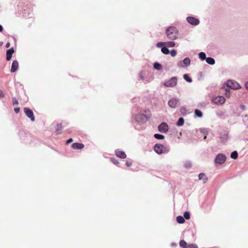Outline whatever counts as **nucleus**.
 I'll return each mask as SVG.
<instances>
[{
    "label": "nucleus",
    "instance_id": "26",
    "mask_svg": "<svg viewBox=\"0 0 248 248\" xmlns=\"http://www.w3.org/2000/svg\"><path fill=\"white\" fill-rule=\"evenodd\" d=\"M154 68L155 70H160L162 68L161 65L158 62H155L153 65Z\"/></svg>",
    "mask_w": 248,
    "mask_h": 248
},
{
    "label": "nucleus",
    "instance_id": "43",
    "mask_svg": "<svg viewBox=\"0 0 248 248\" xmlns=\"http://www.w3.org/2000/svg\"><path fill=\"white\" fill-rule=\"evenodd\" d=\"M14 110L16 113H18L19 112L20 108H15Z\"/></svg>",
    "mask_w": 248,
    "mask_h": 248
},
{
    "label": "nucleus",
    "instance_id": "47",
    "mask_svg": "<svg viewBox=\"0 0 248 248\" xmlns=\"http://www.w3.org/2000/svg\"><path fill=\"white\" fill-rule=\"evenodd\" d=\"M245 87H246L247 89H248V82H247L245 83Z\"/></svg>",
    "mask_w": 248,
    "mask_h": 248
},
{
    "label": "nucleus",
    "instance_id": "1",
    "mask_svg": "<svg viewBox=\"0 0 248 248\" xmlns=\"http://www.w3.org/2000/svg\"><path fill=\"white\" fill-rule=\"evenodd\" d=\"M165 33L167 38L171 40H175L178 37V31L174 26H170L167 28Z\"/></svg>",
    "mask_w": 248,
    "mask_h": 248
},
{
    "label": "nucleus",
    "instance_id": "27",
    "mask_svg": "<svg viewBox=\"0 0 248 248\" xmlns=\"http://www.w3.org/2000/svg\"><path fill=\"white\" fill-rule=\"evenodd\" d=\"M184 119L183 118L181 117L178 119V120L176 123V125L178 126H181L184 124Z\"/></svg>",
    "mask_w": 248,
    "mask_h": 248
},
{
    "label": "nucleus",
    "instance_id": "2",
    "mask_svg": "<svg viewBox=\"0 0 248 248\" xmlns=\"http://www.w3.org/2000/svg\"><path fill=\"white\" fill-rule=\"evenodd\" d=\"M154 151L158 155L166 154L170 152L169 145H164L160 143L155 144L153 147Z\"/></svg>",
    "mask_w": 248,
    "mask_h": 248
},
{
    "label": "nucleus",
    "instance_id": "14",
    "mask_svg": "<svg viewBox=\"0 0 248 248\" xmlns=\"http://www.w3.org/2000/svg\"><path fill=\"white\" fill-rule=\"evenodd\" d=\"M115 154L116 156L120 158L124 159L126 157V155L125 153L119 150H116L115 151Z\"/></svg>",
    "mask_w": 248,
    "mask_h": 248
},
{
    "label": "nucleus",
    "instance_id": "3",
    "mask_svg": "<svg viewBox=\"0 0 248 248\" xmlns=\"http://www.w3.org/2000/svg\"><path fill=\"white\" fill-rule=\"evenodd\" d=\"M226 160V157L225 155L219 154L217 155L214 160L216 166L223 164Z\"/></svg>",
    "mask_w": 248,
    "mask_h": 248
},
{
    "label": "nucleus",
    "instance_id": "9",
    "mask_svg": "<svg viewBox=\"0 0 248 248\" xmlns=\"http://www.w3.org/2000/svg\"><path fill=\"white\" fill-rule=\"evenodd\" d=\"M24 111L26 115L29 118L32 122L35 121V117L33 114V112L31 109L28 108H24Z\"/></svg>",
    "mask_w": 248,
    "mask_h": 248
},
{
    "label": "nucleus",
    "instance_id": "18",
    "mask_svg": "<svg viewBox=\"0 0 248 248\" xmlns=\"http://www.w3.org/2000/svg\"><path fill=\"white\" fill-rule=\"evenodd\" d=\"M198 177H199V179L200 180H202L203 181V183H205L208 180L207 177L206 176L205 174L204 173H200L199 174Z\"/></svg>",
    "mask_w": 248,
    "mask_h": 248
},
{
    "label": "nucleus",
    "instance_id": "40",
    "mask_svg": "<svg viewBox=\"0 0 248 248\" xmlns=\"http://www.w3.org/2000/svg\"><path fill=\"white\" fill-rule=\"evenodd\" d=\"M240 108L242 111H245L247 109L246 106L242 104L240 106Z\"/></svg>",
    "mask_w": 248,
    "mask_h": 248
},
{
    "label": "nucleus",
    "instance_id": "31",
    "mask_svg": "<svg viewBox=\"0 0 248 248\" xmlns=\"http://www.w3.org/2000/svg\"><path fill=\"white\" fill-rule=\"evenodd\" d=\"M231 157L233 159H236L238 157V153L236 151L232 152L231 154Z\"/></svg>",
    "mask_w": 248,
    "mask_h": 248
},
{
    "label": "nucleus",
    "instance_id": "45",
    "mask_svg": "<svg viewBox=\"0 0 248 248\" xmlns=\"http://www.w3.org/2000/svg\"><path fill=\"white\" fill-rule=\"evenodd\" d=\"M4 97V94L3 91L0 90V98H3Z\"/></svg>",
    "mask_w": 248,
    "mask_h": 248
},
{
    "label": "nucleus",
    "instance_id": "29",
    "mask_svg": "<svg viewBox=\"0 0 248 248\" xmlns=\"http://www.w3.org/2000/svg\"><path fill=\"white\" fill-rule=\"evenodd\" d=\"M195 114L198 117H202V112L199 109H195Z\"/></svg>",
    "mask_w": 248,
    "mask_h": 248
},
{
    "label": "nucleus",
    "instance_id": "33",
    "mask_svg": "<svg viewBox=\"0 0 248 248\" xmlns=\"http://www.w3.org/2000/svg\"><path fill=\"white\" fill-rule=\"evenodd\" d=\"M184 166L186 169H189L191 167V163L190 161H186L184 163Z\"/></svg>",
    "mask_w": 248,
    "mask_h": 248
},
{
    "label": "nucleus",
    "instance_id": "44",
    "mask_svg": "<svg viewBox=\"0 0 248 248\" xmlns=\"http://www.w3.org/2000/svg\"><path fill=\"white\" fill-rule=\"evenodd\" d=\"M72 141H73V139L72 138H70L67 140L66 144H68L70 143L71 142H72Z\"/></svg>",
    "mask_w": 248,
    "mask_h": 248
},
{
    "label": "nucleus",
    "instance_id": "22",
    "mask_svg": "<svg viewBox=\"0 0 248 248\" xmlns=\"http://www.w3.org/2000/svg\"><path fill=\"white\" fill-rule=\"evenodd\" d=\"M199 55V58L202 60V61H204V60H206V59L207 58L206 57V54L204 52H201L199 53L198 54Z\"/></svg>",
    "mask_w": 248,
    "mask_h": 248
},
{
    "label": "nucleus",
    "instance_id": "11",
    "mask_svg": "<svg viewBox=\"0 0 248 248\" xmlns=\"http://www.w3.org/2000/svg\"><path fill=\"white\" fill-rule=\"evenodd\" d=\"M212 101L215 104L219 105H222L225 103V99L222 96H218L212 99Z\"/></svg>",
    "mask_w": 248,
    "mask_h": 248
},
{
    "label": "nucleus",
    "instance_id": "48",
    "mask_svg": "<svg viewBox=\"0 0 248 248\" xmlns=\"http://www.w3.org/2000/svg\"><path fill=\"white\" fill-rule=\"evenodd\" d=\"M2 31H3V27L1 25H0V32Z\"/></svg>",
    "mask_w": 248,
    "mask_h": 248
},
{
    "label": "nucleus",
    "instance_id": "39",
    "mask_svg": "<svg viewBox=\"0 0 248 248\" xmlns=\"http://www.w3.org/2000/svg\"><path fill=\"white\" fill-rule=\"evenodd\" d=\"M170 53L172 57H175L176 55L177 52L175 49H172L170 51Z\"/></svg>",
    "mask_w": 248,
    "mask_h": 248
},
{
    "label": "nucleus",
    "instance_id": "46",
    "mask_svg": "<svg viewBox=\"0 0 248 248\" xmlns=\"http://www.w3.org/2000/svg\"><path fill=\"white\" fill-rule=\"evenodd\" d=\"M10 44L9 43H7L6 44V47L7 48H8L9 47H10Z\"/></svg>",
    "mask_w": 248,
    "mask_h": 248
},
{
    "label": "nucleus",
    "instance_id": "6",
    "mask_svg": "<svg viewBox=\"0 0 248 248\" xmlns=\"http://www.w3.org/2000/svg\"><path fill=\"white\" fill-rule=\"evenodd\" d=\"M168 104L170 107L175 108L179 106L180 103L179 99L175 97L169 100Z\"/></svg>",
    "mask_w": 248,
    "mask_h": 248
},
{
    "label": "nucleus",
    "instance_id": "28",
    "mask_svg": "<svg viewBox=\"0 0 248 248\" xmlns=\"http://www.w3.org/2000/svg\"><path fill=\"white\" fill-rule=\"evenodd\" d=\"M183 78L185 80L187 81L188 82L191 83L192 81L191 78H190L188 75L184 74L183 76Z\"/></svg>",
    "mask_w": 248,
    "mask_h": 248
},
{
    "label": "nucleus",
    "instance_id": "12",
    "mask_svg": "<svg viewBox=\"0 0 248 248\" xmlns=\"http://www.w3.org/2000/svg\"><path fill=\"white\" fill-rule=\"evenodd\" d=\"M158 130L161 133H167L169 130V126L166 123H162L158 126Z\"/></svg>",
    "mask_w": 248,
    "mask_h": 248
},
{
    "label": "nucleus",
    "instance_id": "38",
    "mask_svg": "<svg viewBox=\"0 0 248 248\" xmlns=\"http://www.w3.org/2000/svg\"><path fill=\"white\" fill-rule=\"evenodd\" d=\"M186 248H198V246L196 244H192L187 245Z\"/></svg>",
    "mask_w": 248,
    "mask_h": 248
},
{
    "label": "nucleus",
    "instance_id": "49",
    "mask_svg": "<svg viewBox=\"0 0 248 248\" xmlns=\"http://www.w3.org/2000/svg\"><path fill=\"white\" fill-rule=\"evenodd\" d=\"M244 117H245V118L246 119L247 121H248V115H245Z\"/></svg>",
    "mask_w": 248,
    "mask_h": 248
},
{
    "label": "nucleus",
    "instance_id": "13",
    "mask_svg": "<svg viewBox=\"0 0 248 248\" xmlns=\"http://www.w3.org/2000/svg\"><path fill=\"white\" fill-rule=\"evenodd\" d=\"M147 75V72L146 71H142L139 74L140 78L144 81L145 83L149 82V80L147 79L146 76Z\"/></svg>",
    "mask_w": 248,
    "mask_h": 248
},
{
    "label": "nucleus",
    "instance_id": "20",
    "mask_svg": "<svg viewBox=\"0 0 248 248\" xmlns=\"http://www.w3.org/2000/svg\"><path fill=\"white\" fill-rule=\"evenodd\" d=\"M165 46L168 47H173L175 46V43L173 41L165 42Z\"/></svg>",
    "mask_w": 248,
    "mask_h": 248
},
{
    "label": "nucleus",
    "instance_id": "17",
    "mask_svg": "<svg viewBox=\"0 0 248 248\" xmlns=\"http://www.w3.org/2000/svg\"><path fill=\"white\" fill-rule=\"evenodd\" d=\"M72 147L75 150L81 149L84 148V145L82 143H74L72 144Z\"/></svg>",
    "mask_w": 248,
    "mask_h": 248
},
{
    "label": "nucleus",
    "instance_id": "19",
    "mask_svg": "<svg viewBox=\"0 0 248 248\" xmlns=\"http://www.w3.org/2000/svg\"><path fill=\"white\" fill-rule=\"evenodd\" d=\"M206 62L210 65H214L215 63V60L211 57H207L206 59Z\"/></svg>",
    "mask_w": 248,
    "mask_h": 248
},
{
    "label": "nucleus",
    "instance_id": "35",
    "mask_svg": "<svg viewBox=\"0 0 248 248\" xmlns=\"http://www.w3.org/2000/svg\"><path fill=\"white\" fill-rule=\"evenodd\" d=\"M184 216L185 218H186V219H189L190 217V213L186 211L184 213Z\"/></svg>",
    "mask_w": 248,
    "mask_h": 248
},
{
    "label": "nucleus",
    "instance_id": "41",
    "mask_svg": "<svg viewBox=\"0 0 248 248\" xmlns=\"http://www.w3.org/2000/svg\"><path fill=\"white\" fill-rule=\"evenodd\" d=\"M13 104L14 106L18 105V101L16 99V98H13Z\"/></svg>",
    "mask_w": 248,
    "mask_h": 248
},
{
    "label": "nucleus",
    "instance_id": "32",
    "mask_svg": "<svg viewBox=\"0 0 248 248\" xmlns=\"http://www.w3.org/2000/svg\"><path fill=\"white\" fill-rule=\"evenodd\" d=\"M180 246L183 248H186L187 245L186 241L184 240H181L180 241Z\"/></svg>",
    "mask_w": 248,
    "mask_h": 248
},
{
    "label": "nucleus",
    "instance_id": "42",
    "mask_svg": "<svg viewBox=\"0 0 248 248\" xmlns=\"http://www.w3.org/2000/svg\"><path fill=\"white\" fill-rule=\"evenodd\" d=\"M132 162L131 161H126V165L128 167H130L132 165Z\"/></svg>",
    "mask_w": 248,
    "mask_h": 248
},
{
    "label": "nucleus",
    "instance_id": "36",
    "mask_svg": "<svg viewBox=\"0 0 248 248\" xmlns=\"http://www.w3.org/2000/svg\"><path fill=\"white\" fill-rule=\"evenodd\" d=\"M201 132H202L204 135L203 139L205 140L206 139V135L208 134L207 130L206 129H203L201 130Z\"/></svg>",
    "mask_w": 248,
    "mask_h": 248
},
{
    "label": "nucleus",
    "instance_id": "8",
    "mask_svg": "<svg viewBox=\"0 0 248 248\" xmlns=\"http://www.w3.org/2000/svg\"><path fill=\"white\" fill-rule=\"evenodd\" d=\"M226 85L229 88L234 90H236L240 88L239 84L237 82L233 80H228L227 81Z\"/></svg>",
    "mask_w": 248,
    "mask_h": 248
},
{
    "label": "nucleus",
    "instance_id": "10",
    "mask_svg": "<svg viewBox=\"0 0 248 248\" xmlns=\"http://www.w3.org/2000/svg\"><path fill=\"white\" fill-rule=\"evenodd\" d=\"M186 19L189 24L193 26H197L200 23L199 20L193 16H188Z\"/></svg>",
    "mask_w": 248,
    "mask_h": 248
},
{
    "label": "nucleus",
    "instance_id": "37",
    "mask_svg": "<svg viewBox=\"0 0 248 248\" xmlns=\"http://www.w3.org/2000/svg\"><path fill=\"white\" fill-rule=\"evenodd\" d=\"M110 160L115 165H118L119 164V161L115 158H111Z\"/></svg>",
    "mask_w": 248,
    "mask_h": 248
},
{
    "label": "nucleus",
    "instance_id": "23",
    "mask_svg": "<svg viewBox=\"0 0 248 248\" xmlns=\"http://www.w3.org/2000/svg\"><path fill=\"white\" fill-rule=\"evenodd\" d=\"M180 111L181 114L183 116H186L187 114V111L186 108V107H184V106L180 108Z\"/></svg>",
    "mask_w": 248,
    "mask_h": 248
},
{
    "label": "nucleus",
    "instance_id": "4",
    "mask_svg": "<svg viewBox=\"0 0 248 248\" xmlns=\"http://www.w3.org/2000/svg\"><path fill=\"white\" fill-rule=\"evenodd\" d=\"M177 83V78L176 77H174L166 81L163 85L166 87L172 88L175 87Z\"/></svg>",
    "mask_w": 248,
    "mask_h": 248
},
{
    "label": "nucleus",
    "instance_id": "34",
    "mask_svg": "<svg viewBox=\"0 0 248 248\" xmlns=\"http://www.w3.org/2000/svg\"><path fill=\"white\" fill-rule=\"evenodd\" d=\"M165 46V42H158L156 44V46L157 47H158V48H160V47H163V46Z\"/></svg>",
    "mask_w": 248,
    "mask_h": 248
},
{
    "label": "nucleus",
    "instance_id": "5",
    "mask_svg": "<svg viewBox=\"0 0 248 248\" xmlns=\"http://www.w3.org/2000/svg\"><path fill=\"white\" fill-rule=\"evenodd\" d=\"M149 118V116L140 113L135 116V119L137 123H144Z\"/></svg>",
    "mask_w": 248,
    "mask_h": 248
},
{
    "label": "nucleus",
    "instance_id": "25",
    "mask_svg": "<svg viewBox=\"0 0 248 248\" xmlns=\"http://www.w3.org/2000/svg\"><path fill=\"white\" fill-rule=\"evenodd\" d=\"M167 47H168L166 46L162 47L161 49L162 53L164 54H169L170 53V50Z\"/></svg>",
    "mask_w": 248,
    "mask_h": 248
},
{
    "label": "nucleus",
    "instance_id": "24",
    "mask_svg": "<svg viewBox=\"0 0 248 248\" xmlns=\"http://www.w3.org/2000/svg\"><path fill=\"white\" fill-rule=\"evenodd\" d=\"M154 137L155 139L159 140H162L164 139L165 137L164 135L159 134H155L154 135Z\"/></svg>",
    "mask_w": 248,
    "mask_h": 248
},
{
    "label": "nucleus",
    "instance_id": "30",
    "mask_svg": "<svg viewBox=\"0 0 248 248\" xmlns=\"http://www.w3.org/2000/svg\"><path fill=\"white\" fill-rule=\"evenodd\" d=\"M228 136L227 134H223L220 137V139L222 142H225L227 140Z\"/></svg>",
    "mask_w": 248,
    "mask_h": 248
},
{
    "label": "nucleus",
    "instance_id": "16",
    "mask_svg": "<svg viewBox=\"0 0 248 248\" xmlns=\"http://www.w3.org/2000/svg\"><path fill=\"white\" fill-rule=\"evenodd\" d=\"M14 49L13 48H11L8 49L6 51V60L7 61H10L12 57L13 54L14 53Z\"/></svg>",
    "mask_w": 248,
    "mask_h": 248
},
{
    "label": "nucleus",
    "instance_id": "21",
    "mask_svg": "<svg viewBox=\"0 0 248 248\" xmlns=\"http://www.w3.org/2000/svg\"><path fill=\"white\" fill-rule=\"evenodd\" d=\"M176 220H177V222L180 224H183L185 221V220L184 217H183L181 216H179L177 217Z\"/></svg>",
    "mask_w": 248,
    "mask_h": 248
},
{
    "label": "nucleus",
    "instance_id": "7",
    "mask_svg": "<svg viewBox=\"0 0 248 248\" xmlns=\"http://www.w3.org/2000/svg\"><path fill=\"white\" fill-rule=\"evenodd\" d=\"M190 59L189 58H186L182 61L179 62L177 65L180 68H186L190 64Z\"/></svg>",
    "mask_w": 248,
    "mask_h": 248
},
{
    "label": "nucleus",
    "instance_id": "15",
    "mask_svg": "<svg viewBox=\"0 0 248 248\" xmlns=\"http://www.w3.org/2000/svg\"><path fill=\"white\" fill-rule=\"evenodd\" d=\"M18 68V62L16 60L14 61L12 64L11 72L12 73H14L17 70Z\"/></svg>",
    "mask_w": 248,
    "mask_h": 248
}]
</instances>
